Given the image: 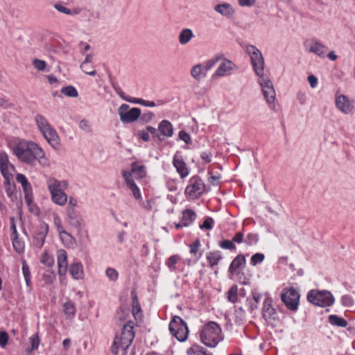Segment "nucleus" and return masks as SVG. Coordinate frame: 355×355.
Wrapping results in <instances>:
<instances>
[{"label":"nucleus","mask_w":355,"mask_h":355,"mask_svg":"<svg viewBox=\"0 0 355 355\" xmlns=\"http://www.w3.org/2000/svg\"><path fill=\"white\" fill-rule=\"evenodd\" d=\"M13 154L21 162L30 165H34L35 155H39L40 147L35 142L20 140L12 148Z\"/></svg>","instance_id":"f257e3e1"},{"label":"nucleus","mask_w":355,"mask_h":355,"mask_svg":"<svg viewBox=\"0 0 355 355\" xmlns=\"http://www.w3.org/2000/svg\"><path fill=\"white\" fill-rule=\"evenodd\" d=\"M133 329V322L128 321L123 325L121 331L116 334L111 347L112 354H117L120 349L125 352L129 348L135 338Z\"/></svg>","instance_id":"f03ea898"},{"label":"nucleus","mask_w":355,"mask_h":355,"mask_svg":"<svg viewBox=\"0 0 355 355\" xmlns=\"http://www.w3.org/2000/svg\"><path fill=\"white\" fill-rule=\"evenodd\" d=\"M36 125L46 141L54 149L60 147V137L55 129L49 123L47 119L40 114H37L34 118Z\"/></svg>","instance_id":"7ed1b4c3"},{"label":"nucleus","mask_w":355,"mask_h":355,"mask_svg":"<svg viewBox=\"0 0 355 355\" xmlns=\"http://www.w3.org/2000/svg\"><path fill=\"white\" fill-rule=\"evenodd\" d=\"M46 185L52 202L57 205L64 206L68 200L67 194L64 191L68 188V182L66 180L49 178L46 180Z\"/></svg>","instance_id":"20e7f679"},{"label":"nucleus","mask_w":355,"mask_h":355,"mask_svg":"<svg viewBox=\"0 0 355 355\" xmlns=\"http://www.w3.org/2000/svg\"><path fill=\"white\" fill-rule=\"evenodd\" d=\"M200 336L202 343L209 347H216L223 339L221 329L219 325L214 322H210L205 324L200 331Z\"/></svg>","instance_id":"39448f33"},{"label":"nucleus","mask_w":355,"mask_h":355,"mask_svg":"<svg viewBox=\"0 0 355 355\" xmlns=\"http://www.w3.org/2000/svg\"><path fill=\"white\" fill-rule=\"evenodd\" d=\"M245 51L250 58L251 64L255 74L259 77L264 76V58L262 53L254 45L248 44Z\"/></svg>","instance_id":"423d86ee"},{"label":"nucleus","mask_w":355,"mask_h":355,"mask_svg":"<svg viewBox=\"0 0 355 355\" xmlns=\"http://www.w3.org/2000/svg\"><path fill=\"white\" fill-rule=\"evenodd\" d=\"M306 298L310 303L321 307L330 306L335 301L333 295L327 290H311L307 293Z\"/></svg>","instance_id":"0eeeda50"},{"label":"nucleus","mask_w":355,"mask_h":355,"mask_svg":"<svg viewBox=\"0 0 355 355\" xmlns=\"http://www.w3.org/2000/svg\"><path fill=\"white\" fill-rule=\"evenodd\" d=\"M205 191V184L197 175L191 177L185 188L184 194L187 198L194 200L200 198Z\"/></svg>","instance_id":"6e6552de"},{"label":"nucleus","mask_w":355,"mask_h":355,"mask_svg":"<svg viewBox=\"0 0 355 355\" xmlns=\"http://www.w3.org/2000/svg\"><path fill=\"white\" fill-rule=\"evenodd\" d=\"M171 334L180 342L185 341L189 335L186 322L179 316H175L169 323Z\"/></svg>","instance_id":"1a4fd4ad"},{"label":"nucleus","mask_w":355,"mask_h":355,"mask_svg":"<svg viewBox=\"0 0 355 355\" xmlns=\"http://www.w3.org/2000/svg\"><path fill=\"white\" fill-rule=\"evenodd\" d=\"M281 299L289 310L296 311L297 309L300 294L294 288H285L281 295Z\"/></svg>","instance_id":"9d476101"},{"label":"nucleus","mask_w":355,"mask_h":355,"mask_svg":"<svg viewBox=\"0 0 355 355\" xmlns=\"http://www.w3.org/2000/svg\"><path fill=\"white\" fill-rule=\"evenodd\" d=\"M118 114L122 123H130L139 119L141 111L139 107L130 108L128 105L122 104L118 109Z\"/></svg>","instance_id":"9b49d317"},{"label":"nucleus","mask_w":355,"mask_h":355,"mask_svg":"<svg viewBox=\"0 0 355 355\" xmlns=\"http://www.w3.org/2000/svg\"><path fill=\"white\" fill-rule=\"evenodd\" d=\"M258 83L261 87L266 102L269 104L273 103L275 100V92L272 82L264 75L259 77Z\"/></svg>","instance_id":"f8f14e48"},{"label":"nucleus","mask_w":355,"mask_h":355,"mask_svg":"<svg viewBox=\"0 0 355 355\" xmlns=\"http://www.w3.org/2000/svg\"><path fill=\"white\" fill-rule=\"evenodd\" d=\"M261 313L263 318L267 321L275 320L277 316V311L273 306L272 298L267 293L264 295Z\"/></svg>","instance_id":"ddd939ff"},{"label":"nucleus","mask_w":355,"mask_h":355,"mask_svg":"<svg viewBox=\"0 0 355 355\" xmlns=\"http://www.w3.org/2000/svg\"><path fill=\"white\" fill-rule=\"evenodd\" d=\"M238 69L237 66L231 60L222 58L219 66L213 74L214 77H223L233 73Z\"/></svg>","instance_id":"4468645a"},{"label":"nucleus","mask_w":355,"mask_h":355,"mask_svg":"<svg viewBox=\"0 0 355 355\" xmlns=\"http://www.w3.org/2000/svg\"><path fill=\"white\" fill-rule=\"evenodd\" d=\"M66 222L71 227L80 231L84 227V220L78 210L66 211Z\"/></svg>","instance_id":"2eb2a0df"},{"label":"nucleus","mask_w":355,"mask_h":355,"mask_svg":"<svg viewBox=\"0 0 355 355\" xmlns=\"http://www.w3.org/2000/svg\"><path fill=\"white\" fill-rule=\"evenodd\" d=\"M173 165L181 178H185L189 174V169L180 153L177 152L173 158Z\"/></svg>","instance_id":"dca6fc26"},{"label":"nucleus","mask_w":355,"mask_h":355,"mask_svg":"<svg viewBox=\"0 0 355 355\" xmlns=\"http://www.w3.org/2000/svg\"><path fill=\"white\" fill-rule=\"evenodd\" d=\"M0 171L8 182L12 178V171H14V166L10 164L6 154H0Z\"/></svg>","instance_id":"f3484780"},{"label":"nucleus","mask_w":355,"mask_h":355,"mask_svg":"<svg viewBox=\"0 0 355 355\" xmlns=\"http://www.w3.org/2000/svg\"><path fill=\"white\" fill-rule=\"evenodd\" d=\"M246 259L244 255H237L232 261L228 268V272L231 277L238 275L245 267Z\"/></svg>","instance_id":"a211bd4d"},{"label":"nucleus","mask_w":355,"mask_h":355,"mask_svg":"<svg viewBox=\"0 0 355 355\" xmlns=\"http://www.w3.org/2000/svg\"><path fill=\"white\" fill-rule=\"evenodd\" d=\"M214 10L216 12L227 19H232L236 14V9L234 6L226 2L216 5Z\"/></svg>","instance_id":"6ab92c4d"},{"label":"nucleus","mask_w":355,"mask_h":355,"mask_svg":"<svg viewBox=\"0 0 355 355\" xmlns=\"http://www.w3.org/2000/svg\"><path fill=\"white\" fill-rule=\"evenodd\" d=\"M57 263L60 276H65L68 269L67 253L63 249L57 251Z\"/></svg>","instance_id":"aec40b11"},{"label":"nucleus","mask_w":355,"mask_h":355,"mask_svg":"<svg viewBox=\"0 0 355 355\" xmlns=\"http://www.w3.org/2000/svg\"><path fill=\"white\" fill-rule=\"evenodd\" d=\"M336 107L344 114H349L353 108V102L345 95H340L336 99Z\"/></svg>","instance_id":"412c9836"},{"label":"nucleus","mask_w":355,"mask_h":355,"mask_svg":"<svg viewBox=\"0 0 355 355\" xmlns=\"http://www.w3.org/2000/svg\"><path fill=\"white\" fill-rule=\"evenodd\" d=\"M309 51L320 57H324L327 53L328 48L317 40H312L308 42Z\"/></svg>","instance_id":"4be33fe9"},{"label":"nucleus","mask_w":355,"mask_h":355,"mask_svg":"<svg viewBox=\"0 0 355 355\" xmlns=\"http://www.w3.org/2000/svg\"><path fill=\"white\" fill-rule=\"evenodd\" d=\"M69 273L76 280L83 279L85 277L84 268L81 262H75L69 266Z\"/></svg>","instance_id":"5701e85b"},{"label":"nucleus","mask_w":355,"mask_h":355,"mask_svg":"<svg viewBox=\"0 0 355 355\" xmlns=\"http://www.w3.org/2000/svg\"><path fill=\"white\" fill-rule=\"evenodd\" d=\"M158 130L162 135L167 137H171L173 135V125L167 120H163L159 123Z\"/></svg>","instance_id":"b1692460"},{"label":"nucleus","mask_w":355,"mask_h":355,"mask_svg":"<svg viewBox=\"0 0 355 355\" xmlns=\"http://www.w3.org/2000/svg\"><path fill=\"white\" fill-rule=\"evenodd\" d=\"M191 76L198 81L206 77L207 73L203 65L200 64L194 65L191 69Z\"/></svg>","instance_id":"393cba45"},{"label":"nucleus","mask_w":355,"mask_h":355,"mask_svg":"<svg viewBox=\"0 0 355 355\" xmlns=\"http://www.w3.org/2000/svg\"><path fill=\"white\" fill-rule=\"evenodd\" d=\"M131 171L137 178H142L146 176V166L139 162H135L131 165Z\"/></svg>","instance_id":"a878e982"},{"label":"nucleus","mask_w":355,"mask_h":355,"mask_svg":"<svg viewBox=\"0 0 355 355\" xmlns=\"http://www.w3.org/2000/svg\"><path fill=\"white\" fill-rule=\"evenodd\" d=\"M193 37V33L190 28H184L179 34L178 41L181 45H185L188 44Z\"/></svg>","instance_id":"bb28decb"},{"label":"nucleus","mask_w":355,"mask_h":355,"mask_svg":"<svg viewBox=\"0 0 355 355\" xmlns=\"http://www.w3.org/2000/svg\"><path fill=\"white\" fill-rule=\"evenodd\" d=\"M60 239L62 241L63 245L67 248H74L76 245V239L67 231L62 232L59 234Z\"/></svg>","instance_id":"cd10ccee"},{"label":"nucleus","mask_w":355,"mask_h":355,"mask_svg":"<svg viewBox=\"0 0 355 355\" xmlns=\"http://www.w3.org/2000/svg\"><path fill=\"white\" fill-rule=\"evenodd\" d=\"M207 260L209 262L210 268L218 265V262L222 259L221 252L220 251H212L207 253Z\"/></svg>","instance_id":"c85d7f7f"},{"label":"nucleus","mask_w":355,"mask_h":355,"mask_svg":"<svg viewBox=\"0 0 355 355\" xmlns=\"http://www.w3.org/2000/svg\"><path fill=\"white\" fill-rule=\"evenodd\" d=\"M196 215L194 211L190 209L184 210L182 212V221L184 227L189 226L196 219Z\"/></svg>","instance_id":"c756f323"},{"label":"nucleus","mask_w":355,"mask_h":355,"mask_svg":"<svg viewBox=\"0 0 355 355\" xmlns=\"http://www.w3.org/2000/svg\"><path fill=\"white\" fill-rule=\"evenodd\" d=\"M132 298V314L134 315L135 319L141 317V308L139 304L138 297L135 292L131 293Z\"/></svg>","instance_id":"7c9ffc66"},{"label":"nucleus","mask_w":355,"mask_h":355,"mask_svg":"<svg viewBox=\"0 0 355 355\" xmlns=\"http://www.w3.org/2000/svg\"><path fill=\"white\" fill-rule=\"evenodd\" d=\"M16 180L21 184L24 193L31 192L32 191V187L24 174H17Z\"/></svg>","instance_id":"2f4dec72"},{"label":"nucleus","mask_w":355,"mask_h":355,"mask_svg":"<svg viewBox=\"0 0 355 355\" xmlns=\"http://www.w3.org/2000/svg\"><path fill=\"white\" fill-rule=\"evenodd\" d=\"M328 320L329 323L334 326L345 327L347 325V320L336 315H330Z\"/></svg>","instance_id":"473e14b6"},{"label":"nucleus","mask_w":355,"mask_h":355,"mask_svg":"<svg viewBox=\"0 0 355 355\" xmlns=\"http://www.w3.org/2000/svg\"><path fill=\"white\" fill-rule=\"evenodd\" d=\"M187 354V355H211V354H208L203 347L198 345H193L188 348Z\"/></svg>","instance_id":"72a5a7b5"},{"label":"nucleus","mask_w":355,"mask_h":355,"mask_svg":"<svg viewBox=\"0 0 355 355\" xmlns=\"http://www.w3.org/2000/svg\"><path fill=\"white\" fill-rule=\"evenodd\" d=\"M46 232L44 231H38L33 234V243L35 246L41 248L44 243Z\"/></svg>","instance_id":"f704fd0d"},{"label":"nucleus","mask_w":355,"mask_h":355,"mask_svg":"<svg viewBox=\"0 0 355 355\" xmlns=\"http://www.w3.org/2000/svg\"><path fill=\"white\" fill-rule=\"evenodd\" d=\"M63 309L64 314L67 315L69 318L73 317L76 313L75 305L71 301H68L64 303Z\"/></svg>","instance_id":"c9c22d12"},{"label":"nucleus","mask_w":355,"mask_h":355,"mask_svg":"<svg viewBox=\"0 0 355 355\" xmlns=\"http://www.w3.org/2000/svg\"><path fill=\"white\" fill-rule=\"evenodd\" d=\"M40 153H38L39 155H35L34 157V164H35L36 161H38V162L43 166H48L49 165V162L48 159L46 157L45 153L42 150V148H40Z\"/></svg>","instance_id":"e433bc0d"},{"label":"nucleus","mask_w":355,"mask_h":355,"mask_svg":"<svg viewBox=\"0 0 355 355\" xmlns=\"http://www.w3.org/2000/svg\"><path fill=\"white\" fill-rule=\"evenodd\" d=\"M180 260V256L175 254L171 256L166 261V265L171 271H174L176 269V264Z\"/></svg>","instance_id":"4c0bfd02"},{"label":"nucleus","mask_w":355,"mask_h":355,"mask_svg":"<svg viewBox=\"0 0 355 355\" xmlns=\"http://www.w3.org/2000/svg\"><path fill=\"white\" fill-rule=\"evenodd\" d=\"M92 61V55L91 54H88L86 55L84 62L81 64L80 68L83 72L90 76H95L96 71L95 70L87 71L86 69L87 64Z\"/></svg>","instance_id":"58836bf2"},{"label":"nucleus","mask_w":355,"mask_h":355,"mask_svg":"<svg viewBox=\"0 0 355 355\" xmlns=\"http://www.w3.org/2000/svg\"><path fill=\"white\" fill-rule=\"evenodd\" d=\"M61 92L68 97H77L78 96V92L77 89L73 86H67L62 87L61 89Z\"/></svg>","instance_id":"ea45409f"},{"label":"nucleus","mask_w":355,"mask_h":355,"mask_svg":"<svg viewBox=\"0 0 355 355\" xmlns=\"http://www.w3.org/2000/svg\"><path fill=\"white\" fill-rule=\"evenodd\" d=\"M12 245L15 251L18 253H21L24 249V243L22 241L19 239L18 237H14L11 239Z\"/></svg>","instance_id":"a19ab883"},{"label":"nucleus","mask_w":355,"mask_h":355,"mask_svg":"<svg viewBox=\"0 0 355 355\" xmlns=\"http://www.w3.org/2000/svg\"><path fill=\"white\" fill-rule=\"evenodd\" d=\"M238 287L236 285L232 286L227 292V299L230 302L234 303L237 300Z\"/></svg>","instance_id":"79ce46f5"},{"label":"nucleus","mask_w":355,"mask_h":355,"mask_svg":"<svg viewBox=\"0 0 355 355\" xmlns=\"http://www.w3.org/2000/svg\"><path fill=\"white\" fill-rule=\"evenodd\" d=\"M221 59H222V56L217 55V56L207 60L205 63V65H203L205 72L207 73L209 70H210Z\"/></svg>","instance_id":"37998d69"},{"label":"nucleus","mask_w":355,"mask_h":355,"mask_svg":"<svg viewBox=\"0 0 355 355\" xmlns=\"http://www.w3.org/2000/svg\"><path fill=\"white\" fill-rule=\"evenodd\" d=\"M264 259L265 255L259 252L255 253L250 258V264L255 266L256 265L262 263Z\"/></svg>","instance_id":"c03bdc74"},{"label":"nucleus","mask_w":355,"mask_h":355,"mask_svg":"<svg viewBox=\"0 0 355 355\" xmlns=\"http://www.w3.org/2000/svg\"><path fill=\"white\" fill-rule=\"evenodd\" d=\"M105 275L111 282H116L119 277L118 272L113 268H107L105 270Z\"/></svg>","instance_id":"a18cd8bd"},{"label":"nucleus","mask_w":355,"mask_h":355,"mask_svg":"<svg viewBox=\"0 0 355 355\" xmlns=\"http://www.w3.org/2000/svg\"><path fill=\"white\" fill-rule=\"evenodd\" d=\"M259 241V235L254 233H250L247 235L245 239V243L248 245H252L257 243Z\"/></svg>","instance_id":"49530a36"},{"label":"nucleus","mask_w":355,"mask_h":355,"mask_svg":"<svg viewBox=\"0 0 355 355\" xmlns=\"http://www.w3.org/2000/svg\"><path fill=\"white\" fill-rule=\"evenodd\" d=\"M41 262L48 267H51L54 264V259L52 256L45 252L42 257Z\"/></svg>","instance_id":"de8ad7c7"},{"label":"nucleus","mask_w":355,"mask_h":355,"mask_svg":"<svg viewBox=\"0 0 355 355\" xmlns=\"http://www.w3.org/2000/svg\"><path fill=\"white\" fill-rule=\"evenodd\" d=\"M219 246L221 248L230 250H235L236 249V245L234 244L232 240H223L220 242Z\"/></svg>","instance_id":"09e8293b"},{"label":"nucleus","mask_w":355,"mask_h":355,"mask_svg":"<svg viewBox=\"0 0 355 355\" xmlns=\"http://www.w3.org/2000/svg\"><path fill=\"white\" fill-rule=\"evenodd\" d=\"M54 8L60 12L71 15L73 14H76V12H72L70 9L63 6L61 3H57L54 4Z\"/></svg>","instance_id":"8fccbe9b"},{"label":"nucleus","mask_w":355,"mask_h":355,"mask_svg":"<svg viewBox=\"0 0 355 355\" xmlns=\"http://www.w3.org/2000/svg\"><path fill=\"white\" fill-rule=\"evenodd\" d=\"M132 172L123 170L122 171V176L124 178L125 182L127 186L135 183L133 179H132Z\"/></svg>","instance_id":"3c124183"},{"label":"nucleus","mask_w":355,"mask_h":355,"mask_svg":"<svg viewBox=\"0 0 355 355\" xmlns=\"http://www.w3.org/2000/svg\"><path fill=\"white\" fill-rule=\"evenodd\" d=\"M114 89L115 90L116 93L124 101L132 103V101H134V98H130V97L126 96L125 95V93L123 92V90L121 89V87L119 86H118V85L114 86Z\"/></svg>","instance_id":"603ef678"},{"label":"nucleus","mask_w":355,"mask_h":355,"mask_svg":"<svg viewBox=\"0 0 355 355\" xmlns=\"http://www.w3.org/2000/svg\"><path fill=\"white\" fill-rule=\"evenodd\" d=\"M33 64L39 71H44L46 67V62L39 59L33 60Z\"/></svg>","instance_id":"864d4df0"},{"label":"nucleus","mask_w":355,"mask_h":355,"mask_svg":"<svg viewBox=\"0 0 355 355\" xmlns=\"http://www.w3.org/2000/svg\"><path fill=\"white\" fill-rule=\"evenodd\" d=\"M29 340L31 344V351L37 349L40 343L39 336L37 334H34L30 337Z\"/></svg>","instance_id":"5fc2aeb1"},{"label":"nucleus","mask_w":355,"mask_h":355,"mask_svg":"<svg viewBox=\"0 0 355 355\" xmlns=\"http://www.w3.org/2000/svg\"><path fill=\"white\" fill-rule=\"evenodd\" d=\"M127 187L132 191L135 199L138 200L141 198L140 190L135 183L131 184Z\"/></svg>","instance_id":"6e6d98bb"},{"label":"nucleus","mask_w":355,"mask_h":355,"mask_svg":"<svg viewBox=\"0 0 355 355\" xmlns=\"http://www.w3.org/2000/svg\"><path fill=\"white\" fill-rule=\"evenodd\" d=\"M132 103L140 104L144 106L150 107L155 106V103L153 101H146V100H144L141 98H134V101H132Z\"/></svg>","instance_id":"4d7b16f0"},{"label":"nucleus","mask_w":355,"mask_h":355,"mask_svg":"<svg viewBox=\"0 0 355 355\" xmlns=\"http://www.w3.org/2000/svg\"><path fill=\"white\" fill-rule=\"evenodd\" d=\"M341 302L343 306L350 307L354 304V300L351 295H345L342 297Z\"/></svg>","instance_id":"13d9d810"},{"label":"nucleus","mask_w":355,"mask_h":355,"mask_svg":"<svg viewBox=\"0 0 355 355\" xmlns=\"http://www.w3.org/2000/svg\"><path fill=\"white\" fill-rule=\"evenodd\" d=\"M78 207V200L70 196L69 198L68 205L66 209V211H71V210H77L76 207Z\"/></svg>","instance_id":"bf43d9fd"},{"label":"nucleus","mask_w":355,"mask_h":355,"mask_svg":"<svg viewBox=\"0 0 355 355\" xmlns=\"http://www.w3.org/2000/svg\"><path fill=\"white\" fill-rule=\"evenodd\" d=\"M79 128L85 132H92V127L87 120H81L79 123Z\"/></svg>","instance_id":"052dcab7"},{"label":"nucleus","mask_w":355,"mask_h":355,"mask_svg":"<svg viewBox=\"0 0 355 355\" xmlns=\"http://www.w3.org/2000/svg\"><path fill=\"white\" fill-rule=\"evenodd\" d=\"M238 4L241 7L251 8L256 5L257 0H237Z\"/></svg>","instance_id":"680f3d73"},{"label":"nucleus","mask_w":355,"mask_h":355,"mask_svg":"<svg viewBox=\"0 0 355 355\" xmlns=\"http://www.w3.org/2000/svg\"><path fill=\"white\" fill-rule=\"evenodd\" d=\"M8 334L6 332V331H0V347H2V348H4L7 343H8Z\"/></svg>","instance_id":"e2e57ef3"},{"label":"nucleus","mask_w":355,"mask_h":355,"mask_svg":"<svg viewBox=\"0 0 355 355\" xmlns=\"http://www.w3.org/2000/svg\"><path fill=\"white\" fill-rule=\"evenodd\" d=\"M179 138L184 141L186 144H189L191 142L190 135L185 131L181 130L178 134Z\"/></svg>","instance_id":"0e129e2a"},{"label":"nucleus","mask_w":355,"mask_h":355,"mask_svg":"<svg viewBox=\"0 0 355 355\" xmlns=\"http://www.w3.org/2000/svg\"><path fill=\"white\" fill-rule=\"evenodd\" d=\"M213 223H214V220L210 217H207L204 220L203 223L201 225H200V227L201 229L210 230L212 228Z\"/></svg>","instance_id":"69168bd1"},{"label":"nucleus","mask_w":355,"mask_h":355,"mask_svg":"<svg viewBox=\"0 0 355 355\" xmlns=\"http://www.w3.org/2000/svg\"><path fill=\"white\" fill-rule=\"evenodd\" d=\"M200 242L199 239H196L193 243L190 245V252L193 254H196L200 248Z\"/></svg>","instance_id":"338daca9"},{"label":"nucleus","mask_w":355,"mask_h":355,"mask_svg":"<svg viewBox=\"0 0 355 355\" xmlns=\"http://www.w3.org/2000/svg\"><path fill=\"white\" fill-rule=\"evenodd\" d=\"M0 107L3 109H8L12 107V104L8 101V99L0 97Z\"/></svg>","instance_id":"774afa93"}]
</instances>
